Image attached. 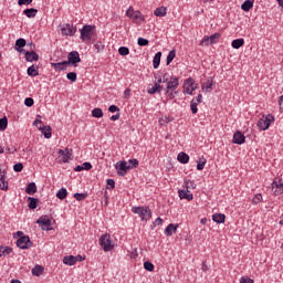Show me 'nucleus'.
Returning a JSON list of instances; mask_svg holds the SVG:
<instances>
[{
	"label": "nucleus",
	"mask_w": 283,
	"mask_h": 283,
	"mask_svg": "<svg viewBox=\"0 0 283 283\" xmlns=\"http://www.w3.org/2000/svg\"><path fill=\"white\" fill-rule=\"evenodd\" d=\"M66 78L71 81L72 83H76V73L75 72H70L66 74Z\"/></svg>",
	"instance_id": "3c124183"
},
{
	"label": "nucleus",
	"mask_w": 283,
	"mask_h": 283,
	"mask_svg": "<svg viewBox=\"0 0 283 283\" xmlns=\"http://www.w3.org/2000/svg\"><path fill=\"white\" fill-rule=\"evenodd\" d=\"M273 120H275V117H273V115L269 114V115H263L259 122H258V127L259 129H261L262 132H266V129H269V127H271V123H273Z\"/></svg>",
	"instance_id": "6e6552de"
},
{
	"label": "nucleus",
	"mask_w": 283,
	"mask_h": 283,
	"mask_svg": "<svg viewBox=\"0 0 283 283\" xmlns=\"http://www.w3.org/2000/svg\"><path fill=\"white\" fill-rule=\"evenodd\" d=\"M206 165H207V161L198 163L197 164L198 171H202V169H205Z\"/></svg>",
	"instance_id": "e2e57ef3"
},
{
	"label": "nucleus",
	"mask_w": 283,
	"mask_h": 283,
	"mask_svg": "<svg viewBox=\"0 0 283 283\" xmlns=\"http://www.w3.org/2000/svg\"><path fill=\"white\" fill-rule=\"evenodd\" d=\"M279 105L280 107H283V95L279 97Z\"/></svg>",
	"instance_id": "774afa93"
},
{
	"label": "nucleus",
	"mask_w": 283,
	"mask_h": 283,
	"mask_svg": "<svg viewBox=\"0 0 283 283\" xmlns=\"http://www.w3.org/2000/svg\"><path fill=\"white\" fill-rule=\"evenodd\" d=\"M38 12H39V10L31 8V9L24 10L23 14H25V17H28V19H34V17H36Z\"/></svg>",
	"instance_id": "473e14b6"
},
{
	"label": "nucleus",
	"mask_w": 283,
	"mask_h": 283,
	"mask_svg": "<svg viewBox=\"0 0 283 283\" xmlns=\"http://www.w3.org/2000/svg\"><path fill=\"white\" fill-rule=\"evenodd\" d=\"M154 14L155 17H159L160 19H163V17H167V7L161 6L158 7L154 10Z\"/></svg>",
	"instance_id": "4be33fe9"
},
{
	"label": "nucleus",
	"mask_w": 283,
	"mask_h": 283,
	"mask_svg": "<svg viewBox=\"0 0 283 283\" xmlns=\"http://www.w3.org/2000/svg\"><path fill=\"white\" fill-rule=\"evenodd\" d=\"M115 169L118 174V176H127V171L132 169V166H128L127 161H118L115 165Z\"/></svg>",
	"instance_id": "f8f14e48"
},
{
	"label": "nucleus",
	"mask_w": 283,
	"mask_h": 283,
	"mask_svg": "<svg viewBox=\"0 0 283 283\" xmlns=\"http://www.w3.org/2000/svg\"><path fill=\"white\" fill-rule=\"evenodd\" d=\"M7 127H8V118L6 117L0 118V130L6 132Z\"/></svg>",
	"instance_id": "c03bdc74"
},
{
	"label": "nucleus",
	"mask_w": 283,
	"mask_h": 283,
	"mask_svg": "<svg viewBox=\"0 0 283 283\" xmlns=\"http://www.w3.org/2000/svg\"><path fill=\"white\" fill-rule=\"evenodd\" d=\"M220 41V33H214L212 35H206L200 42V45H205L206 48H209V45H213V43H218Z\"/></svg>",
	"instance_id": "9d476101"
},
{
	"label": "nucleus",
	"mask_w": 283,
	"mask_h": 283,
	"mask_svg": "<svg viewBox=\"0 0 283 283\" xmlns=\"http://www.w3.org/2000/svg\"><path fill=\"white\" fill-rule=\"evenodd\" d=\"M13 170L15 171V172H21V171H23V164L22 163H18V164H15L14 166H13Z\"/></svg>",
	"instance_id": "5fc2aeb1"
},
{
	"label": "nucleus",
	"mask_w": 283,
	"mask_h": 283,
	"mask_svg": "<svg viewBox=\"0 0 283 283\" xmlns=\"http://www.w3.org/2000/svg\"><path fill=\"white\" fill-rule=\"evenodd\" d=\"M261 202H264V197L262 196V193H256L251 199V205L258 206L261 205Z\"/></svg>",
	"instance_id": "a878e982"
},
{
	"label": "nucleus",
	"mask_w": 283,
	"mask_h": 283,
	"mask_svg": "<svg viewBox=\"0 0 283 283\" xmlns=\"http://www.w3.org/2000/svg\"><path fill=\"white\" fill-rule=\"evenodd\" d=\"M190 187L195 189L193 182L191 180L186 181V189L178 191L180 200H188V201L193 200V193L189 191Z\"/></svg>",
	"instance_id": "1a4fd4ad"
},
{
	"label": "nucleus",
	"mask_w": 283,
	"mask_h": 283,
	"mask_svg": "<svg viewBox=\"0 0 283 283\" xmlns=\"http://www.w3.org/2000/svg\"><path fill=\"white\" fill-rule=\"evenodd\" d=\"M132 211L139 216V218L143 221H147L151 219V210L147 206H142V207H133Z\"/></svg>",
	"instance_id": "423d86ee"
},
{
	"label": "nucleus",
	"mask_w": 283,
	"mask_h": 283,
	"mask_svg": "<svg viewBox=\"0 0 283 283\" xmlns=\"http://www.w3.org/2000/svg\"><path fill=\"white\" fill-rule=\"evenodd\" d=\"M83 167H84V169H86V171H90V169H92V164H90V163H84V164H83Z\"/></svg>",
	"instance_id": "338daca9"
},
{
	"label": "nucleus",
	"mask_w": 283,
	"mask_h": 283,
	"mask_svg": "<svg viewBox=\"0 0 283 283\" xmlns=\"http://www.w3.org/2000/svg\"><path fill=\"white\" fill-rule=\"evenodd\" d=\"M126 17L128 19H132L133 23H135L136 25H142L145 21V15H143L140 11L134 10V7H129L126 10Z\"/></svg>",
	"instance_id": "f03ea898"
},
{
	"label": "nucleus",
	"mask_w": 283,
	"mask_h": 283,
	"mask_svg": "<svg viewBox=\"0 0 283 283\" xmlns=\"http://www.w3.org/2000/svg\"><path fill=\"white\" fill-rule=\"evenodd\" d=\"M252 8H253V0H245L241 6V10H243V12H249Z\"/></svg>",
	"instance_id": "2f4dec72"
},
{
	"label": "nucleus",
	"mask_w": 283,
	"mask_h": 283,
	"mask_svg": "<svg viewBox=\"0 0 283 283\" xmlns=\"http://www.w3.org/2000/svg\"><path fill=\"white\" fill-rule=\"evenodd\" d=\"M184 94H188L189 96H193V92L198 88V83H196V80L193 77H188L184 81Z\"/></svg>",
	"instance_id": "39448f33"
},
{
	"label": "nucleus",
	"mask_w": 283,
	"mask_h": 283,
	"mask_svg": "<svg viewBox=\"0 0 283 283\" xmlns=\"http://www.w3.org/2000/svg\"><path fill=\"white\" fill-rule=\"evenodd\" d=\"M21 48H25V39H23V38H20L15 41L17 52H23V50H21Z\"/></svg>",
	"instance_id": "72a5a7b5"
},
{
	"label": "nucleus",
	"mask_w": 283,
	"mask_h": 283,
	"mask_svg": "<svg viewBox=\"0 0 283 283\" xmlns=\"http://www.w3.org/2000/svg\"><path fill=\"white\" fill-rule=\"evenodd\" d=\"M174 59H176V51H170L168 53V56H167V65H169L171 63V61H174Z\"/></svg>",
	"instance_id": "8fccbe9b"
},
{
	"label": "nucleus",
	"mask_w": 283,
	"mask_h": 283,
	"mask_svg": "<svg viewBox=\"0 0 283 283\" xmlns=\"http://www.w3.org/2000/svg\"><path fill=\"white\" fill-rule=\"evenodd\" d=\"M178 227H179L178 223L168 224L164 231L165 235H167V238H171V235H174V233L178 232Z\"/></svg>",
	"instance_id": "a211bd4d"
},
{
	"label": "nucleus",
	"mask_w": 283,
	"mask_h": 283,
	"mask_svg": "<svg viewBox=\"0 0 283 283\" xmlns=\"http://www.w3.org/2000/svg\"><path fill=\"white\" fill-rule=\"evenodd\" d=\"M226 220H227V216L224 213L212 214V221L217 222V224H224Z\"/></svg>",
	"instance_id": "412c9836"
},
{
	"label": "nucleus",
	"mask_w": 283,
	"mask_h": 283,
	"mask_svg": "<svg viewBox=\"0 0 283 283\" xmlns=\"http://www.w3.org/2000/svg\"><path fill=\"white\" fill-rule=\"evenodd\" d=\"M137 45H140V48H145L146 45H149V40L145 38H138Z\"/></svg>",
	"instance_id": "49530a36"
},
{
	"label": "nucleus",
	"mask_w": 283,
	"mask_h": 283,
	"mask_svg": "<svg viewBox=\"0 0 283 283\" xmlns=\"http://www.w3.org/2000/svg\"><path fill=\"white\" fill-rule=\"evenodd\" d=\"M99 245L105 252H109L114 249V242L112 241V235L105 233L99 238Z\"/></svg>",
	"instance_id": "0eeeda50"
},
{
	"label": "nucleus",
	"mask_w": 283,
	"mask_h": 283,
	"mask_svg": "<svg viewBox=\"0 0 283 283\" xmlns=\"http://www.w3.org/2000/svg\"><path fill=\"white\" fill-rule=\"evenodd\" d=\"M17 247H19V249H30V247H32V241H30V237L23 235L18 239Z\"/></svg>",
	"instance_id": "2eb2a0df"
},
{
	"label": "nucleus",
	"mask_w": 283,
	"mask_h": 283,
	"mask_svg": "<svg viewBox=\"0 0 283 283\" xmlns=\"http://www.w3.org/2000/svg\"><path fill=\"white\" fill-rule=\"evenodd\" d=\"M6 170H0V189L1 191H8V180H6Z\"/></svg>",
	"instance_id": "6ab92c4d"
},
{
	"label": "nucleus",
	"mask_w": 283,
	"mask_h": 283,
	"mask_svg": "<svg viewBox=\"0 0 283 283\" xmlns=\"http://www.w3.org/2000/svg\"><path fill=\"white\" fill-rule=\"evenodd\" d=\"M63 264L74 266V264H76V258L74 255L64 256Z\"/></svg>",
	"instance_id": "393cba45"
},
{
	"label": "nucleus",
	"mask_w": 283,
	"mask_h": 283,
	"mask_svg": "<svg viewBox=\"0 0 283 283\" xmlns=\"http://www.w3.org/2000/svg\"><path fill=\"white\" fill-rule=\"evenodd\" d=\"M214 87H216V82H213L212 78H208L206 82L201 83V91L205 92V94H211Z\"/></svg>",
	"instance_id": "ddd939ff"
},
{
	"label": "nucleus",
	"mask_w": 283,
	"mask_h": 283,
	"mask_svg": "<svg viewBox=\"0 0 283 283\" xmlns=\"http://www.w3.org/2000/svg\"><path fill=\"white\" fill-rule=\"evenodd\" d=\"M69 61H66V63H72V65H76V63H81V55L78 54L77 51H72L71 53H69L67 56Z\"/></svg>",
	"instance_id": "f3484780"
},
{
	"label": "nucleus",
	"mask_w": 283,
	"mask_h": 283,
	"mask_svg": "<svg viewBox=\"0 0 283 283\" xmlns=\"http://www.w3.org/2000/svg\"><path fill=\"white\" fill-rule=\"evenodd\" d=\"M24 105H25L27 107H32V105H34V99H33L32 97H27V98L24 99Z\"/></svg>",
	"instance_id": "6e6d98bb"
},
{
	"label": "nucleus",
	"mask_w": 283,
	"mask_h": 283,
	"mask_svg": "<svg viewBox=\"0 0 283 283\" xmlns=\"http://www.w3.org/2000/svg\"><path fill=\"white\" fill-rule=\"evenodd\" d=\"M80 39L83 43H91L96 39V25L85 24L80 30Z\"/></svg>",
	"instance_id": "f257e3e1"
},
{
	"label": "nucleus",
	"mask_w": 283,
	"mask_h": 283,
	"mask_svg": "<svg viewBox=\"0 0 283 283\" xmlns=\"http://www.w3.org/2000/svg\"><path fill=\"white\" fill-rule=\"evenodd\" d=\"M61 33L63 36H74L76 34V28L71 24H65L61 28Z\"/></svg>",
	"instance_id": "dca6fc26"
},
{
	"label": "nucleus",
	"mask_w": 283,
	"mask_h": 283,
	"mask_svg": "<svg viewBox=\"0 0 283 283\" xmlns=\"http://www.w3.org/2000/svg\"><path fill=\"white\" fill-rule=\"evenodd\" d=\"M36 224H40L42 227L43 231H51L52 230V220H50V217L42 216L36 220Z\"/></svg>",
	"instance_id": "9b49d317"
},
{
	"label": "nucleus",
	"mask_w": 283,
	"mask_h": 283,
	"mask_svg": "<svg viewBox=\"0 0 283 283\" xmlns=\"http://www.w3.org/2000/svg\"><path fill=\"white\" fill-rule=\"evenodd\" d=\"M177 160L181 163V165H187V163H189V155L181 151L178 154Z\"/></svg>",
	"instance_id": "cd10ccee"
},
{
	"label": "nucleus",
	"mask_w": 283,
	"mask_h": 283,
	"mask_svg": "<svg viewBox=\"0 0 283 283\" xmlns=\"http://www.w3.org/2000/svg\"><path fill=\"white\" fill-rule=\"evenodd\" d=\"M93 118H103V109L101 108H94L92 111Z\"/></svg>",
	"instance_id": "79ce46f5"
},
{
	"label": "nucleus",
	"mask_w": 283,
	"mask_h": 283,
	"mask_svg": "<svg viewBox=\"0 0 283 283\" xmlns=\"http://www.w3.org/2000/svg\"><path fill=\"white\" fill-rule=\"evenodd\" d=\"M12 253V248L0 245V258L10 255Z\"/></svg>",
	"instance_id": "c9c22d12"
},
{
	"label": "nucleus",
	"mask_w": 283,
	"mask_h": 283,
	"mask_svg": "<svg viewBox=\"0 0 283 283\" xmlns=\"http://www.w3.org/2000/svg\"><path fill=\"white\" fill-rule=\"evenodd\" d=\"M56 198H59V200H65L67 198V189L62 188L56 192Z\"/></svg>",
	"instance_id": "4c0bfd02"
},
{
	"label": "nucleus",
	"mask_w": 283,
	"mask_h": 283,
	"mask_svg": "<svg viewBox=\"0 0 283 283\" xmlns=\"http://www.w3.org/2000/svg\"><path fill=\"white\" fill-rule=\"evenodd\" d=\"M157 75H159L161 77V80L165 81L166 83L171 77V75L167 71H159V72H157Z\"/></svg>",
	"instance_id": "ea45409f"
},
{
	"label": "nucleus",
	"mask_w": 283,
	"mask_h": 283,
	"mask_svg": "<svg viewBox=\"0 0 283 283\" xmlns=\"http://www.w3.org/2000/svg\"><path fill=\"white\" fill-rule=\"evenodd\" d=\"M128 166H130V169H136L138 167V159L128 160Z\"/></svg>",
	"instance_id": "864d4df0"
},
{
	"label": "nucleus",
	"mask_w": 283,
	"mask_h": 283,
	"mask_svg": "<svg viewBox=\"0 0 283 283\" xmlns=\"http://www.w3.org/2000/svg\"><path fill=\"white\" fill-rule=\"evenodd\" d=\"M25 60L29 63H32L34 61H39V54H36V52H34V51H27L25 52Z\"/></svg>",
	"instance_id": "5701e85b"
},
{
	"label": "nucleus",
	"mask_w": 283,
	"mask_h": 283,
	"mask_svg": "<svg viewBox=\"0 0 283 283\" xmlns=\"http://www.w3.org/2000/svg\"><path fill=\"white\" fill-rule=\"evenodd\" d=\"M190 109L192 114H198V102H196V99L190 102Z\"/></svg>",
	"instance_id": "de8ad7c7"
},
{
	"label": "nucleus",
	"mask_w": 283,
	"mask_h": 283,
	"mask_svg": "<svg viewBox=\"0 0 283 283\" xmlns=\"http://www.w3.org/2000/svg\"><path fill=\"white\" fill-rule=\"evenodd\" d=\"M84 260H85V255L78 254V255L75 256V263L76 262H84Z\"/></svg>",
	"instance_id": "0e129e2a"
},
{
	"label": "nucleus",
	"mask_w": 283,
	"mask_h": 283,
	"mask_svg": "<svg viewBox=\"0 0 283 283\" xmlns=\"http://www.w3.org/2000/svg\"><path fill=\"white\" fill-rule=\"evenodd\" d=\"M179 85L180 78L178 76L171 75L168 82H166V94H168L170 98H174V91L178 90Z\"/></svg>",
	"instance_id": "7ed1b4c3"
},
{
	"label": "nucleus",
	"mask_w": 283,
	"mask_h": 283,
	"mask_svg": "<svg viewBox=\"0 0 283 283\" xmlns=\"http://www.w3.org/2000/svg\"><path fill=\"white\" fill-rule=\"evenodd\" d=\"M25 193H28L29 196H34V193H36V184L30 182L27 186Z\"/></svg>",
	"instance_id": "c85d7f7f"
},
{
	"label": "nucleus",
	"mask_w": 283,
	"mask_h": 283,
	"mask_svg": "<svg viewBox=\"0 0 283 283\" xmlns=\"http://www.w3.org/2000/svg\"><path fill=\"white\" fill-rule=\"evenodd\" d=\"M272 191L275 196H282L283 193V181L282 179L274 180L271 185Z\"/></svg>",
	"instance_id": "4468645a"
},
{
	"label": "nucleus",
	"mask_w": 283,
	"mask_h": 283,
	"mask_svg": "<svg viewBox=\"0 0 283 283\" xmlns=\"http://www.w3.org/2000/svg\"><path fill=\"white\" fill-rule=\"evenodd\" d=\"M108 112H111V114H115V112H120V108H118L116 105H111L108 107Z\"/></svg>",
	"instance_id": "13d9d810"
},
{
	"label": "nucleus",
	"mask_w": 283,
	"mask_h": 283,
	"mask_svg": "<svg viewBox=\"0 0 283 283\" xmlns=\"http://www.w3.org/2000/svg\"><path fill=\"white\" fill-rule=\"evenodd\" d=\"M32 0H18V6H30Z\"/></svg>",
	"instance_id": "052dcab7"
},
{
	"label": "nucleus",
	"mask_w": 283,
	"mask_h": 283,
	"mask_svg": "<svg viewBox=\"0 0 283 283\" xmlns=\"http://www.w3.org/2000/svg\"><path fill=\"white\" fill-rule=\"evenodd\" d=\"M244 140L245 137L244 134H242V132L234 133L232 143H244Z\"/></svg>",
	"instance_id": "7c9ffc66"
},
{
	"label": "nucleus",
	"mask_w": 283,
	"mask_h": 283,
	"mask_svg": "<svg viewBox=\"0 0 283 283\" xmlns=\"http://www.w3.org/2000/svg\"><path fill=\"white\" fill-rule=\"evenodd\" d=\"M94 48L97 53L103 52V50H105V44H103L101 41H97L95 42Z\"/></svg>",
	"instance_id": "a18cd8bd"
},
{
	"label": "nucleus",
	"mask_w": 283,
	"mask_h": 283,
	"mask_svg": "<svg viewBox=\"0 0 283 283\" xmlns=\"http://www.w3.org/2000/svg\"><path fill=\"white\" fill-rule=\"evenodd\" d=\"M28 202H29V209H36V207L39 205V199L29 197Z\"/></svg>",
	"instance_id": "58836bf2"
},
{
	"label": "nucleus",
	"mask_w": 283,
	"mask_h": 283,
	"mask_svg": "<svg viewBox=\"0 0 283 283\" xmlns=\"http://www.w3.org/2000/svg\"><path fill=\"white\" fill-rule=\"evenodd\" d=\"M240 283H254V281L249 276H241Z\"/></svg>",
	"instance_id": "4d7b16f0"
},
{
	"label": "nucleus",
	"mask_w": 283,
	"mask_h": 283,
	"mask_svg": "<svg viewBox=\"0 0 283 283\" xmlns=\"http://www.w3.org/2000/svg\"><path fill=\"white\" fill-rule=\"evenodd\" d=\"M232 48L234 50H240V48H242V45H244V39H237V40H233L232 43H231Z\"/></svg>",
	"instance_id": "e433bc0d"
},
{
	"label": "nucleus",
	"mask_w": 283,
	"mask_h": 283,
	"mask_svg": "<svg viewBox=\"0 0 283 283\" xmlns=\"http://www.w3.org/2000/svg\"><path fill=\"white\" fill-rule=\"evenodd\" d=\"M42 134L44 138H52V127L48 126L42 128Z\"/></svg>",
	"instance_id": "a19ab883"
},
{
	"label": "nucleus",
	"mask_w": 283,
	"mask_h": 283,
	"mask_svg": "<svg viewBox=\"0 0 283 283\" xmlns=\"http://www.w3.org/2000/svg\"><path fill=\"white\" fill-rule=\"evenodd\" d=\"M74 198H75V200L81 202V201L85 200V198H87V193H75Z\"/></svg>",
	"instance_id": "603ef678"
},
{
	"label": "nucleus",
	"mask_w": 283,
	"mask_h": 283,
	"mask_svg": "<svg viewBox=\"0 0 283 283\" xmlns=\"http://www.w3.org/2000/svg\"><path fill=\"white\" fill-rule=\"evenodd\" d=\"M43 271H45V269L42 265H35L32 269V275L40 277V275H43Z\"/></svg>",
	"instance_id": "c756f323"
},
{
	"label": "nucleus",
	"mask_w": 283,
	"mask_h": 283,
	"mask_svg": "<svg viewBox=\"0 0 283 283\" xmlns=\"http://www.w3.org/2000/svg\"><path fill=\"white\" fill-rule=\"evenodd\" d=\"M160 92H163V85L160 84H154L148 88V94H160Z\"/></svg>",
	"instance_id": "bb28decb"
},
{
	"label": "nucleus",
	"mask_w": 283,
	"mask_h": 283,
	"mask_svg": "<svg viewBox=\"0 0 283 283\" xmlns=\"http://www.w3.org/2000/svg\"><path fill=\"white\" fill-rule=\"evenodd\" d=\"M144 269H145V271H149V272L154 271V269H155L154 263H151L149 261L144 262Z\"/></svg>",
	"instance_id": "09e8293b"
},
{
	"label": "nucleus",
	"mask_w": 283,
	"mask_h": 283,
	"mask_svg": "<svg viewBox=\"0 0 283 283\" xmlns=\"http://www.w3.org/2000/svg\"><path fill=\"white\" fill-rule=\"evenodd\" d=\"M155 227H160L163 224V218L158 217L155 222H154Z\"/></svg>",
	"instance_id": "69168bd1"
},
{
	"label": "nucleus",
	"mask_w": 283,
	"mask_h": 283,
	"mask_svg": "<svg viewBox=\"0 0 283 283\" xmlns=\"http://www.w3.org/2000/svg\"><path fill=\"white\" fill-rule=\"evenodd\" d=\"M27 74H28V76H39V67H36L35 65H31L27 70Z\"/></svg>",
	"instance_id": "f704fd0d"
},
{
	"label": "nucleus",
	"mask_w": 283,
	"mask_h": 283,
	"mask_svg": "<svg viewBox=\"0 0 283 283\" xmlns=\"http://www.w3.org/2000/svg\"><path fill=\"white\" fill-rule=\"evenodd\" d=\"M118 54H119L120 56H127V55H129V48H127V46H120V48L118 49Z\"/></svg>",
	"instance_id": "37998d69"
},
{
	"label": "nucleus",
	"mask_w": 283,
	"mask_h": 283,
	"mask_svg": "<svg viewBox=\"0 0 283 283\" xmlns=\"http://www.w3.org/2000/svg\"><path fill=\"white\" fill-rule=\"evenodd\" d=\"M67 65H70V62H59V63H51V66L55 72H63L64 70H67Z\"/></svg>",
	"instance_id": "aec40b11"
},
{
	"label": "nucleus",
	"mask_w": 283,
	"mask_h": 283,
	"mask_svg": "<svg viewBox=\"0 0 283 283\" xmlns=\"http://www.w3.org/2000/svg\"><path fill=\"white\" fill-rule=\"evenodd\" d=\"M106 185L111 189H114V187H116V181H114V179H107Z\"/></svg>",
	"instance_id": "bf43d9fd"
},
{
	"label": "nucleus",
	"mask_w": 283,
	"mask_h": 283,
	"mask_svg": "<svg viewBox=\"0 0 283 283\" xmlns=\"http://www.w3.org/2000/svg\"><path fill=\"white\" fill-rule=\"evenodd\" d=\"M163 57V53L161 52H157L154 56L153 60V67L155 70H158V67L160 66V59Z\"/></svg>",
	"instance_id": "b1692460"
},
{
	"label": "nucleus",
	"mask_w": 283,
	"mask_h": 283,
	"mask_svg": "<svg viewBox=\"0 0 283 283\" xmlns=\"http://www.w3.org/2000/svg\"><path fill=\"white\" fill-rule=\"evenodd\" d=\"M155 78L157 81L155 85H160V83H166L165 81H163V77L160 75H157V73L155 74Z\"/></svg>",
	"instance_id": "680f3d73"
},
{
	"label": "nucleus",
	"mask_w": 283,
	"mask_h": 283,
	"mask_svg": "<svg viewBox=\"0 0 283 283\" xmlns=\"http://www.w3.org/2000/svg\"><path fill=\"white\" fill-rule=\"evenodd\" d=\"M74 158L72 148L60 149L57 151V163L60 165L67 164Z\"/></svg>",
	"instance_id": "20e7f679"
}]
</instances>
